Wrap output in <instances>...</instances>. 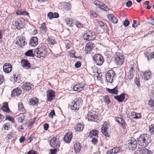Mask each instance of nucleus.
<instances>
[{"label":"nucleus","mask_w":154,"mask_h":154,"mask_svg":"<svg viewBox=\"0 0 154 154\" xmlns=\"http://www.w3.org/2000/svg\"><path fill=\"white\" fill-rule=\"evenodd\" d=\"M149 130L151 134L154 135V125H152L149 126Z\"/></svg>","instance_id":"ea45409f"},{"label":"nucleus","mask_w":154,"mask_h":154,"mask_svg":"<svg viewBox=\"0 0 154 154\" xmlns=\"http://www.w3.org/2000/svg\"><path fill=\"white\" fill-rule=\"evenodd\" d=\"M119 150L120 149L119 147H115L108 150L107 152V154H115L119 152Z\"/></svg>","instance_id":"bb28decb"},{"label":"nucleus","mask_w":154,"mask_h":154,"mask_svg":"<svg viewBox=\"0 0 154 154\" xmlns=\"http://www.w3.org/2000/svg\"><path fill=\"white\" fill-rule=\"evenodd\" d=\"M54 149H51L50 150L51 154H55L57 151V149L56 147H55Z\"/></svg>","instance_id":"4d7b16f0"},{"label":"nucleus","mask_w":154,"mask_h":154,"mask_svg":"<svg viewBox=\"0 0 154 154\" xmlns=\"http://www.w3.org/2000/svg\"><path fill=\"white\" fill-rule=\"evenodd\" d=\"M14 78L15 82L17 83H20L22 81V77L20 75L14 76Z\"/></svg>","instance_id":"72a5a7b5"},{"label":"nucleus","mask_w":154,"mask_h":154,"mask_svg":"<svg viewBox=\"0 0 154 154\" xmlns=\"http://www.w3.org/2000/svg\"><path fill=\"white\" fill-rule=\"evenodd\" d=\"M84 39L87 41L94 40L96 38V35L94 32H91L89 30L83 36Z\"/></svg>","instance_id":"39448f33"},{"label":"nucleus","mask_w":154,"mask_h":154,"mask_svg":"<svg viewBox=\"0 0 154 154\" xmlns=\"http://www.w3.org/2000/svg\"><path fill=\"white\" fill-rule=\"evenodd\" d=\"M94 47V44L92 42H89L85 46V51L87 54H89L91 52L92 50Z\"/></svg>","instance_id":"9b49d317"},{"label":"nucleus","mask_w":154,"mask_h":154,"mask_svg":"<svg viewBox=\"0 0 154 154\" xmlns=\"http://www.w3.org/2000/svg\"><path fill=\"white\" fill-rule=\"evenodd\" d=\"M94 3L96 6H98V7L101 8V3H100L99 1H95L94 2Z\"/></svg>","instance_id":"49530a36"},{"label":"nucleus","mask_w":154,"mask_h":154,"mask_svg":"<svg viewBox=\"0 0 154 154\" xmlns=\"http://www.w3.org/2000/svg\"><path fill=\"white\" fill-rule=\"evenodd\" d=\"M48 16L50 19L53 18V13L52 12H49L48 14Z\"/></svg>","instance_id":"680f3d73"},{"label":"nucleus","mask_w":154,"mask_h":154,"mask_svg":"<svg viewBox=\"0 0 154 154\" xmlns=\"http://www.w3.org/2000/svg\"><path fill=\"white\" fill-rule=\"evenodd\" d=\"M31 84L29 82H26L23 85L22 88L24 90L28 91L31 89Z\"/></svg>","instance_id":"a878e982"},{"label":"nucleus","mask_w":154,"mask_h":154,"mask_svg":"<svg viewBox=\"0 0 154 154\" xmlns=\"http://www.w3.org/2000/svg\"><path fill=\"white\" fill-rule=\"evenodd\" d=\"M38 43L37 38L35 37H32L29 41V45L32 47H35Z\"/></svg>","instance_id":"6ab92c4d"},{"label":"nucleus","mask_w":154,"mask_h":154,"mask_svg":"<svg viewBox=\"0 0 154 154\" xmlns=\"http://www.w3.org/2000/svg\"><path fill=\"white\" fill-rule=\"evenodd\" d=\"M132 4V2L131 1H128L126 3V6L128 7H130Z\"/></svg>","instance_id":"052dcab7"},{"label":"nucleus","mask_w":154,"mask_h":154,"mask_svg":"<svg viewBox=\"0 0 154 154\" xmlns=\"http://www.w3.org/2000/svg\"><path fill=\"white\" fill-rule=\"evenodd\" d=\"M27 154H39L37 151L34 150H31L29 151Z\"/></svg>","instance_id":"de8ad7c7"},{"label":"nucleus","mask_w":154,"mask_h":154,"mask_svg":"<svg viewBox=\"0 0 154 154\" xmlns=\"http://www.w3.org/2000/svg\"><path fill=\"white\" fill-rule=\"evenodd\" d=\"M134 83L136 85L138 88L140 87V82L139 81V79H138L137 78H136L134 79Z\"/></svg>","instance_id":"79ce46f5"},{"label":"nucleus","mask_w":154,"mask_h":154,"mask_svg":"<svg viewBox=\"0 0 154 154\" xmlns=\"http://www.w3.org/2000/svg\"><path fill=\"white\" fill-rule=\"evenodd\" d=\"M115 72L113 70H109L106 75V80L109 82L112 83L113 81V78L115 77Z\"/></svg>","instance_id":"6e6552de"},{"label":"nucleus","mask_w":154,"mask_h":154,"mask_svg":"<svg viewBox=\"0 0 154 154\" xmlns=\"http://www.w3.org/2000/svg\"><path fill=\"white\" fill-rule=\"evenodd\" d=\"M25 140V137L23 136H22L20 137L19 139V141L20 143H22Z\"/></svg>","instance_id":"0e129e2a"},{"label":"nucleus","mask_w":154,"mask_h":154,"mask_svg":"<svg viewBox=\"0 0 154 154\" xmlns=\"http://www.w3.org/2000/svg\"><path fill=\"white\" fill-rule=\"evenodd\" d=\"M59 17V14L57 13H55L54 14L53 13V18H56Z\"/></svg>","instance_id":"774afa93"},{"label":"nucleus","mask_w":154,"mask_h":154,"mask_svg":"<svg viewBox=\"0 0 154 154\" xmlns=\"http://www.w3.org/2000/svg\"><path fill=\"white\" fill-rule=\"evenodd\" d=\"M114 99L119 102H122L124 100L125 96L124 94L114 96Z\"/></svg>","instance_id":"393cba45"},{"label":"nucleus","mask_w":154,"mask_h":154,"mask_svg":"<svg viewBox=\"0 0 154 154\" xmlns=\"http://www.w3.org/2000/svg\"><path fill=\"white\" fill-rule=\"evenodd\" d=\"M16 14L18 15H26L27 16H29V13L26 11H24L23 12H17L16 13Z\"/></svg>","instance_id":"58836bf2"},{"label":"nucleus","mask_w":154,"mask_h":154,"mask_svg":"<svg viewBox=\"0 0 154 154\" xmlns=\"http://www.w3.org/2000/svg\"><path fill=\"white\" fill-rule=\"evenodd\" d=\"M145 80H148L150 78V72H145L143 73Z\"/></svg>","instance_id":"473e14b6"},{"label":"nucleus","mask_w":154,"mask_h":154,"mask_svg":"<svg viewBox=\"0 0 154 154\" xmlns=\"http://www.w3.org/2000/svg\"><path fill=\"white\" fill-rule=\"evenodd\" d=\"M145 147H138L140 153L141 154H151V151L145 148Z\"/></svg>","instance_id":"a211bd4d"},{"label":"nucleus","mask_w":154,"mask_h":154,"mask_svg":"<svg viewBox=\"0 0 154 154\" xmlns=\"http://www.w3.org/2000/svg\"><path fill=\"white\" fill-rule=\"evenodd\" d=\"M93 60L94 63L98 66L102 65L104 62L103 57L99 54H95L93 57Z\"/></svg>","instance_id":"20e7f679"},{"label":"nucleus","mask_w":154,"mask_h":154,"mask_svg":"<svg viewBox=\"0 0 154 154\" xmlns=\"http://www.w3.org/2000/svg\"><path fill=\"white\" fill-rule=\"evenodd\" d=\"M74 150L76 152H79L81 150V146L79 142L76 141L74 144Z\"/></svg>","instance_id":"5701e85b"},{"label":"nucleus","mask_w":154,"mask_h":154,"mask_svg":"<svg viewBox=\"0 0 154 154\" xmlns=\"http://www.w3.org/2000/svg\"><path fill=\"white\" fill-rule=\"evenodd\" d=\"M21 63L22 66L26 69H28L31 67L30 63L27 60H21Z\"/></svg>","instance_id":"4be33fe9"},{"label":"nucleus","mask_w":154,"mask_h":154,"mask_svg":"<svg viewBox=\"0 0 154 154\" xmlns=\"http://www.w3.org/2000/svg\"><path fill=\"white\" fill-rule=\"evenodd\" d=\"M9 123H8L4 125L3 128L4 130H8L9 128Z\"/></svg>","instance_id":"603ef678"},{"label":"nucleus","mask_w":154,"mask_h":154,"mask_svg":"<svg viewBox=\"0 0 154 154\" xmlns=\"http://www.w3.org/2000/svg\"><path fill=\"white\" fill-rule=\"evenodd\" d=\"M148 104L150 106L154 107V100H151L149 101L148 102Z\"/></svg>","instance_id":"6e6d98bb"},{"label":"nucleus","mask_w":154,"mask_h":154,"mask_svg":"<svg viewBox=\"0 0 154 154\" xmlns=\"http://www.w3.org/2000/svg\"><path fill=\"white\" fill-rule=\"evenodd\" d=\"M4 108H5L7 109L6 110V112L7 113H9L10 112V109L8 107V105L7 103H4V104L3 105L2 107L1 108V110H4Z\"/></svg>","instance_id":"4c0bfd02"},{"label":"nucleus","mask_w":154,"mask_h":154,"mask_svg":"<svg viewBox=\"0 0 154 154\" xmlns=\"http://www.w3.org/2000/svg\"><path fill=\"white\" fill-rule=\"evenodd\" d=\"M115 120L116 122L121 125L123 129H124L126 128V124L123 119L120 117H116L115 118Z\"/></svg>","instance_id":"2eb2a0df"},{"label":"nucleus","mask_w":154,"mask_h":154,"mask_svg":"<svg viewBox=\"0 0 154 154\" xmlns=\"http://www.w3.org/2000/svg\"><path fill=\"white\" fill-rule=\"evenodd\" d=\"M18 108L19 110L21 111L22 112L23 111V104L21 103H18Z\"/></svg>","instance_id":"8fccbe9b"},{"label":"nucleus","mask_w":154,"mask_h":154,"mask_svg":"<svg viewBox=\"0 0 154 154\" xmlns=\"http://www.w3.org/2000/svg\"><path fill=\"white\" fill-rule=\"evenodd\" d=\"M5 120H8L12 122L13 123H14V118H12V117H11L10 116H7L6 118H5Z\"/></svg>","instance_id":"a18cd8bd"},{"label":"nucleus","mask_w":154,"mask_h":154,"mask_svg":"<svg viewBox=\"0 0 154 154\" xmlns=\"http://www.w3.org/2000/svg\"><path fill=\"white\" fill-rule=\"evenodd\" d=\"M84 127V125L83 124L78 123L75 126L74 128L76 131L80 132L82 131Z\"/></svg>","instance_id":"cd10ccee"},{"label":"nucleus","mask_w":154,"mask_h":154,"mask_svg":"<svg viewBox=\"0 0 154 154\" xmlns=\"http://www.w3.org/2000/svg\"><path fill=\"white\" fill-rule=\"evenodd\" d=\"M132 116H133V118L138 119L141 117V116L139 113H136L135 112H131Z\"/></svg>","instance_id":"c9c22d12"},{"label":"nucleus","mask_w":154,"mask_h":154,"mask_svg":"<svg viewBox=\"0 0 154 154\" xmlns=\"http://www.w3.org/2000/svg\"><path fill=\"white\" fill-rule=\"evenodd\" d=\"M82 102L81 98L76 99L75 101H73L70 104L71 109L73 110H79L82 105Z\"/></svg>","instance_id":"7ed1b4c3"},{"label":"nucleus","mask_w":154,"mask_h":154,"mask_svg":"<svg viewBox=\"0 0 154 154\" xmlns=\"http://www.w3.org/2000/svg\"><path fill=\"white\" fill-rule=\"evenodd\" d=\"M6 137H7L8 140L11 139L13 137V134L12 133H10L9 134L7 135Z\"/></svg>","instance_id":"13d9d810"},{"label":"nucleus","mask_w":154,"mask_h":154,"mask_svg":"<svg viewBox=\"0 0 154 154\" xmlns=\"http://www.w3.org/2000/svg\"><path fill=\"white\" fill-rule=\"evenodd\" d=\"M128 147L132 150H134L137 145V141L133 137H131L128 140Z\"/></svg>","instance_id":"423d86ee"},{"label":"nucleus","mask_w":154,"mask_h":154,"mask_svg":"<svg viewBox=\"0 0 154 154\" xmlns=\"http://www.w3.org/2000/svg\"><path fill=\"white\" fill-rule=\"evenodd\" d=\"M107 17L109 19L114 23H116L118 22V20L116 17L112 14H108Z\"/></svg>","instance_id":"b1692460"},{"label":"nucleus","mask_w":154,"mask_h":154,"mask_svg":"<svg viewBox=\"0 0 154 154\" xmlns=\"http://www.w3.org/2000/svg\"><path fill=\"white\" fill-rule=\"evenodd\" d=\"M25 119V116L22 113L20 114L18 118V122H21Z\"/></svg>","instance_id":"e433bc0d"},{"label":"nucleus","mask_w":154,"mask_h":154,"mask_svg":"<svg viewBox=\"0 0 154 154\" xmlns=\"http://www.w3.org/2000/svg\"><path fill=\"white\" fill-rule=\"evenodd\" d=\"M88 119L89 121L96 122L97 120V116L92 112H89L87 115Z\"/></svg>","instance_id":"9d476101"},{"label":"nucleus","mask_w":154,"mask_h":154,"mask_svg":"<svg viewBox=\"0 0 154 154\" xmlns=\"http://www.w3.org/2000/svg\"><path fill=\"white\" fill-rule=\"evenodd\" d=\"M46 46L42 44L34 50V54L32 50H29L25 53V54L27 57H33L35 56L38 58H44L48 54Z\"/></svg>","instance_id":"f257e3e1"},{"label":"nucleus","mask_w":154,"mask_h":154,"mask_svg":"<svg viewBox=\"0 0 154 154\" xmlns=\"http://www.w3.org/2000/svg\"><path fill=\"white\" fill-rule=\"evenodd\" d=\"M117 88L116 86L114 88L112 89H110L109 88H106V91L110 94L116 95L118 94L119 91L117 90Z\"/></svg>","instance_id":"412c9836"},{"label":"nucleus","mask_w":154,"mask_h":154,"mask_svg":"<svg viewBox=\"0 0 154 154\" xmlns=\"http://www.w3.org/2000/svg\"><path fill=\"white\" fill-rule=\"evenodd\" d=\"M50 143L51 146L53 147H56L58 148L60 147V143L59 139L56 137H53L51 138L50 141Z\"/></svg>","instance_id":"1a4fd4ad"},{"label":"nucleus","mask_w":154,"mask_h":154,"mask_svg":"<svg viewBox=\"0 0 154 154\" xmlns=\"http://www.w3.org/2000/svg\"><path fill=\"white\" fill-rule=\"evenodd\" d=\"M92 143L94 144H96L97 143V139L95 137L93 138L91 140Z\"/></svg>","instance_id":"bf43d9fd"},{"label":"nucleus","mask_w":154,"mask_h":154,"mask_svg":"<svg viewBox=\"0 0 154 154\" xmlns=\"http://www.w3.org/2000/svg\"><path fill=\"white\" fill-rule=\"evenodd\" d=\"M65 20L69 26H72L73 22L72 21V20H71L69 18H67Z\"/></svg>","instance_id":"a19ab883"},{"label":"nucleus","mask_w":154,"mask_h":154,"mask_svg":"<svg viewBox=\"0 0 154 154\" xmlns=\"http://www.w3.org/2000/svg\"><path fill=\"white\" fill-rule=\"evenodd\" d=\"M54 92L52 90H49L47 92V100L51 102L55 97Z\"/></svg>","instance_id":"ddd939ff"},{"label":"nucleus","mask_w":154,"mask_h":154,"mask_svg":"<svg viewBox=\"0 0 154 154\" xmlns=\"http://www.w3.org/2000/svg\"><path fill=\"white\" fill-rule=\"evenodd\" d=\"M81 64L80 61H77L75 64V66L76 68L79 67L81 66Z\"/></svg>","instance_id":"864d4df0"},{"label":"nucleus","mask_w":154,"mask_h":154,"mask_svg":"<svg viewBox=\"0 0 154 154\" xmlns=\"http://www.w3.org/2000/svg\"><path fill=\"white\" fill-rule=\"evenodd\" d=\"M47 40L49 41V45H54L56 43L55 38L52 36H50L49 37H48Z\"/></svg>","instance_id":"c85d7f7f"},{"label":"nucleus","mask_w":154,"mask_h":154,"mask_svg":"<svg viewBox=\"0 0 154 154\" xmlns=\"http://www.w3.org/2000/svg\"><path fill=\"white\" fill-rule=\"evenodd\" d=\"M110 126L109 123L105 121L102 125L101 128L102 132L104 135L107 137H109V133H108L107 132V129L109 128Z\"/></svg>","instance_id":"0eeeda50"},{"label":"nucleus","mask_w":154,"mask_h":154,"mask_svg":"<svg viewBox=\"0 0 154 154\" xmlns=\"http://www.w3.org/2000/svg\"><path fill=\"white\" fill-rule=\"evenodd\" d=\"M72 138V135L71 133H67L64 136L63 140L66 143H69Z\"/></svg>","instance_id":"aec40b11"},{"label":"nucleus","mask_w":154,"mask_h":154,"mask_svg":"<svg viewBox=\"0 0 154 154\" xmlns=\"http://www.w3.org/2000/svg\"><path fill=\"white\" fill-rule=\"evenodd\" d=\"M115 62L117 65H121L124 62V58L123 56H118L116 54L115 57Z\"/></svg>","instance_id":"f8f14e48"},{"label":"nucleus","mask_w":154,"mask_h":154,"mask_svg":"<svg viewBox=\"0 0 154 154\" xmlns=\"http://www.w3.org/2000/svg\"><path fill=\"white\" fill-rule=\"evenodd\" d=\"M137 139L140 147H146L150 142V137L146 134H140Z\"/></svg>","instance_id":"f03ea898"},{"label":"nucleus","mask_w":154,"mask_h":154,"mask_svg":"<svg viewBox=\"0 0 154 154\" xmlns=\"http://www.w3.org/2000/svg\"><path fill=\"white\" fill-rule=\"evenodd\" d=\"M25 25L24 21L23 20L18 19L15 22V26L18 29H20L24 26Z\"/></svg>","instance_id":"dca6fc26"},{"label":"nucleus","mask_w":154,"mask_h":154,"mask_svg":"<svg viewBox=\"0 0 154 154\" xmlns=\"http://www.w3.org/2000/svg\"><path fill=\"white\" fill-rule=\"evenodd\" d=\"M133 69L134 68L132 67H131V69L129 71L130 74V75L132 77L133 76V75L132 73L133 72Z\"/></svg>","instance_id":"69168bd1"},{"label":"nucleus","mask_w":154,"mask_h":154,"mask_svg":"<svg viewBox=\"0 0 154 154\" xmlns=\"http://www.w3.org/2000/svg\"><path fill=\"white\" fill-rule=\"evenodd\" d=\"M55 115L54 111V110H52L51 112L49 114L48 116L49 117L52 118L53 117L54 115Z\"/></svg>","instance_id":"09e8293b"},{"label":"nucleus","mask_w":154,"mask_h":154,"mask_svg":"<svg viewBox=\"0 0 154 154\" xmlns=\"http://www.w3.org/2000/svg\"><path fill=\"white\" fill-rule=\"evenodd\" d=\"M78 85L79 87L80 88L81 91L83 90L84 88L85 85L84 84H82L81 83H79L77 84Z\"/></svg>","instance_id":"5fc2aeb1"},{"label":"nucleus","mask_w":154,"mask_h":154,"mask_svg":"<svg viewBox=\"0 0 154 154\" xmlns=\"http://www.w3.org/2000/svg\"><path fill=\"white\" fill-rule=\"evenodd\" d=\"M41 28L45 32H46L47 29L46 28L45 23H43L41 24Z\"/></svg>","instance_id":"37998d69"},{"label":"nucleus","mask_w":154,"mask_h":154,"mask_svg":"<svg viewBox=\"0 0 154 154\" xmlns=\"http://www.w3.org/2000/svg\"><path fill=\"white\" fill-rule=\"evenodd\" d=\"M78 85L77 84L75 85V86H74L73 87V90L75 91H78L79 92L81 91L80 90V88L79 87Z\"/></svg>","instance_id":"c03bdc74"},{"label":"nucleus","mask_w":154,"mask_h":154,"mask_svg":"<svg viewBox=\"0 0 154 154\" xmlns=\"http://www.w3.org/2000/svg\"><path fill=\"white\" fill-rule=\"evenodd\" d=\"M130 24V22L128 20H125L123 22V25L125 27L128 26Z\"/></svg>","instance_id":"3c124183"},{"label":"nucleus","mask_w":154,"mask_h":154,"mask_svg":"<svg viewBox=\"0 0 154 154\" xmlns=\"http://www.w3.org/2000/svg\"><path fill=\"white\" fill-rule=\"evenodd\" d=\"M90 13L91 16L94 17H96L97 16L96 14L93 11H91Z\"/></svg>","instance_id":"338daca9"},{"label":"nucleus","mask_w":154,"mask_h":154,"mask_svg":"<svg viewBox=\"0 0 154 154\" xmlns=\"http://www.w3.org/2000/svg\"><path fill=\"white\" fill-rule=\"evenodd\" d=\"M25 40V37H23L21 38L20 39H18L17 41V42L18 43L19 45V43H20V45H24L25 43V42L24 41Z\"/></svg>","instance_id":"f704fd0d"},{"label":"nucleus","mask_w":154,"mask_h":154,"mask_svg":"<svg viewBox=\"0 0 154 154\" xmlns=\"http://www.w3.org/2000/svg\"><path fill=\"white\" fill-rule=\"evenodd\" d=\"M21 91L20 88H16L13 90L11 92V95L12 97H15L18 96L21 93Z\"/></svg>","instance_id":"f3484780"},{"label":"nucleus","mask_w":154,"mask_h":154,"mask_svg":"<svg viewBox=\"0 0 154 154\" xmlns=\"http://www.w3.org/2000/svg\"><path fill=\"white\" fill-rule=\"evenodd\" d=\"M98 131L96 130H92L89 133V136L92 137L93 136L98 137Z\"/></svg>","instance_id":"c756f323"},{"label":"nucleus","mask_w":154,"mask_h":154,"mask_svg":"<svg viewBox=\"0 0 154 154\" xmlns=\"http://www.w3.org/2000/svg\"><path fill=\"white\" fill-rule=\"evenodd\" d=\"M103 102L107 104H109L110 102L109 98L107 95L103 96Z\"/></svg>","instance_id":"2f4dec72"},{"label":"nucleus","mask_w":154,"mask_h":154,"mask_svg":"<svg viewBox=\"0 0 154 154\" xmlns=\"http://www.w3.org/2000/svg\"><path fill=\"white\" fill-rule=\"evenodd\" d=\"M49 128V125L47 123L45 124L44 125V129L45 130H47Z\"/></svg>","instance_id":"e2e57ef3"},{"label":"nucleus","mask_w":154,"mask_h":154,"mask_svg":"<svg viewBox=\"0 0 154 154\" xmlns=\"http://www.w3.org/2000/svg\"><path fill=\"white\" fill-rule=\"evenodd\" d=\"M12 66L10 63H5L3 66V69L4 72L6 73H8L12 70Z\"/></svg>","instance_id":"4468645a"},{"label":"nucleus","mask_w":154,"mask_h":154,"mask_svg":"<svg viewBox=\"0 0 154 154\" xmlns=\"http://www.w3.org/2000/svg\"><path fill=\"white\" fill-rule=\"evenodd\" d=\"M30 104L32 105H37L38 102V100L35 98H32L29 100Z\"/></svg>","instance_id":"7c9ffc66"}]
</instances>
